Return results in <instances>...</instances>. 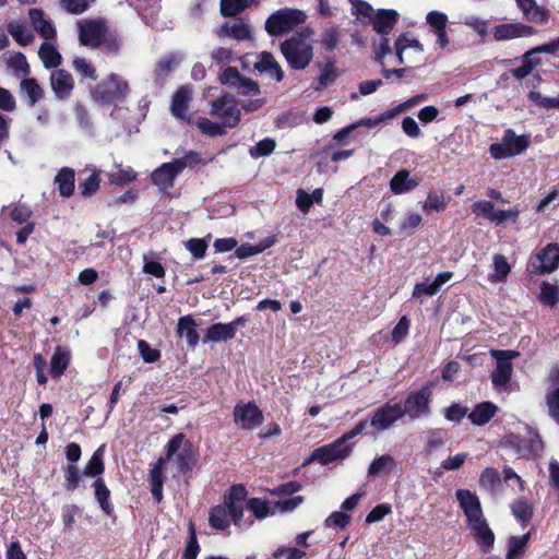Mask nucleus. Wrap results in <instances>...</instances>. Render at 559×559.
<instances>
[{
  "instance_id": "f257e3e1",
  "label": "nucleus",
  "mask_w": 559,
  "mask_h": 559,
  "mask_svg": "<svg viewBox=\"0 0 559 559\" xmlns=\"http://www.w3.org/2000/svg\"><path fill=\"white\" fill-rule=\"evenodd\" d=\"M130 92L127 81L118 74L111 73L90 90L91 98L103 106H110L123 102Z\"/></svg>"
},
{
  "instance_id": "f03ea898",
  "label": "nucleus",
  "mask_w": 559,
  "mask_h": 559,
  "mask_svg": "<svg viewBox=\"0 0 559 559\" xmlns=\"http://www.w3.org/2000/svg\"><path fill=\"white\" fill-rule=\"evenodd\" d=\"M185 439V435L182 432H179L175 436H173L166 445V456L159 457L154 463L152 468L148 473V485L150 490L153 496V499L159 503L163 500V487L165 481V465L167 461H170L175 453L179 450L180 445L182 444V441Z\"/></svg>"
},
{
  "instance_id": "7ed1b4c3",
  "label": "nucleus",
  "mask_w": 559,
  "mask_h": 559,
  "mask_svg": "<svg viewBox=\"0 0 559 559\" xmlns=\"http://www.w3.org/2000/svg\"><path fill=\"white\" fill-rule=\"evenodd\" d=\"M432 383L423 385L419 390L407 394L403 405L400 404L402 417L408 416L411 420H417L431 414Z\"/></svg>"
},
{
  "instance_id": "20e7f679",
  "label": "nucleus",
  "mask_w": 559,
  "mask_h": 559,
  "mask_svg": "<svg viewBox=\"0 0 559 559\" xmlns=\"http://www.w3.org/2000/svg\"><path fill=\"white\" fill-rule=\"evenodd\" d=\"M306 17L301 10L280 9L266 19L264 27L269 35L277 37L305 23Z\"/></svg>"
},
{
  "instance_id": "39448f33",
  "label": "nucleus",
  "mask_w": 559,
  "mask_h": 559,
  "mask_svg": "<svg viewBox=\"0 0 559 559\" xmlns=\"http://www.w3.org/2000/svg\"><path fill=\"white\" fill-rule=\"evenodd\" d=\"M491 355L496 359V367L490 374L492 386L497 392H507L513 374L512 359L519 357L520 353L497 349Z\"/></svg>"
},
{
  "instance_id": "423d86ee",
  "label": "nucleus",
  "mask_w": 559,
  "mask_h": 559,
  "mask_svg": "<svg viewBox=\"0 0 559 559\" xmlns=\"http://www.w3.org/2000/svg\"><path fill=\"white\" fill-rule=\"evenodd\" d=\"M281 51L294 70L306 69L313 58V48L302 38L293 36L281 44Z\"/></svg>"
},
{
  "instance_id": "0eeeda50",
  "label": "nucleus",
  "mask_w": 559,
  "mask_h": 559,
  "mask_svg": "<svg viewBox=\"0 0 559 559\" xmlns=\"http://www.w3.org/2000/svg\"><path fill=\"white\" fill-rule=\"evenodd\" d=\"M503 444L527 459L537 456L544 449L539 433L532 428H527L525 435L509 433L504 437Z\"/></svg>"
},
{
  "instance_id": "6e6552de",
  "label": "nucleus",
  "mask_w": 559,
  "mask_h": 559,
  "mask_svg": "<svg viewBox=\"0 0 559 559\" xmlns=\"http://www.w3.org/2000/svg\"><path fill=\"white\" fill-rule=\"evenodd\" d=\"M530 145L525 135H516L512 129H507L501 143H492L489 146L490 156L495 159H504L523 153Z\"/></svg>"
},
{
  "instance_id": "1a4fd4ad",
  "label": "nucleus",
  "mask_w": 559,
  "mask_h": 559,
  "mask_svg": "<svg viewBox=\"0 0 559 559\" xmlns=\"http://www.w3.org/2000/svg\"><path fill=\"white\" fill-rule=\"evenodd\" d=\"M354 450V443H346L344 438L340 437L330 444L317 448L311 453L306 463L316 461L321 465H329L338 460L348 457Z\"/></svg>"
},
{
  "instance_id": "9d476101",
  "label": "nucleus",
  "mask_w": 559,
  "mask_h": 559,
  "mask_svg": "<svg viewBox=\"0 0 559 559\" xmlns=\"http://www.w3.org/2000/svg\"><path fill=\"white\" fill-rule=\"evenodd\" d=\"M79 41L82 46L92 49L100 48L102 38L106 35L108 29L107 23L104 19H84L78 21Z\"/></svg>"
},
{
  "instance_id": "9b49d317",
  "label": "nucleus",
  "mask_w": 559,
  "mask_h": 559,
  "mask_svg": "<svg viewBox=\"0 0 559 559\" xmlns=\"http://www.w3.org/2000/svg\"><path fill=\"white\" fill-rule=\"evenodd\" d=\"M233 417L235 425L243 430H253L264 421L263 412L254 401L237 403L234 407Z\"/></svg>"
},
{
  "instance_id": "f8f14e48",
  "label": "nucleus",
  "mask_w": 559,
  "mask_h": 559,
  "mask_svg": "<svg viewBox=\"0 0 559 559\" xmlns=\"http://www.w3.org/2000/svg\"><path fill=\"white\" fill-rule=\"evenodd\" d=\"M210 114L222 119L223 123L230 129L236 128L241 118L235 97L228 93L212 102Z\"/></svg>"
},
{
  "instance_id": "ddd939ff",
  "label": "nucleus",
  "mask_w": 559,
  "mask_h": 559,
  "mask_svg": "<svg viewBox=\"0 0 559 559\" xmlns=\"http://www.w3.org/2000/svg\"><path fill=\"white\" fill-rule=\"evenodd\" d=\"M559 48V38L554 39L550 44L535 47L528 51H526L521 58V66L518 68H513L510 70L512 76L519 81L528 76L533 70L540 64V59L536 57L537 53L542 51L551 52L555 49Z\"/></svg>"
},
{
  "instance_id": "4468645a",
  "label": "nucleus",
  "mask_w": 559,
  "mask_h": 559,
  "mask_svg": "<svg viewBox=\"0 0 559 559\" xmlns=\"http://www.w3.org/2000/svg\"><path fill=\"white\" fill-rule=\"evenodd\" d=\"M559 264V243L554 242L542 249L531 262L532 272L544 274L552 272Z\"/></svg>"
},
{
  "instance_id": "2eb2a0df",
  "label": "nucleus",
  "mask_w": 559,
  "mask_h": 559,
  "mask_svg": "<svg viewBox=\"0 0 559 559\" xmlns=\"http://www.w3.org/2000/svg\"><path fill=\"white\" fill-rule=\"evenodd\" d=\"M402 418L400 403L392 404L391 402H386L374 411L370 419V425L377 431H384Z\"/></svg>"
},
{
  "instance_id": "dca6fc26",
  "label": "nucleus",
  "mask_w": 559,
  "mask_h": 559,
  "mask_svg": "<svg viewBox=\"0 0 559 559\" xmlns=\"http://www.w3.org/2000/svg\"><path fill=\"white\" fill-rule=\"evenodd\" d=\"M185 169V164L179 160L173 159L168 163H163L151 175L152 182L162 188L169 189L174 187L175 179Z\"/></svg>"
},
{
  "instance_id": "f3484780",
  "label": "nucleus",
  "mask_w": 559,
  "mask_h": 559,
  "mask_svg": "<svg viewBox=\"0 0 559 559\" xmlns=\"http://www.w3.org/2000/svg\"><path fill=\"white\" fill-rule=\"evenodd\" d=\"M455 498L466 516V522L484 516L480 500L475 492L461 488L455 491Z\"/></svg>"
},
{
  "instance_id": "a211bd4d",
  "label": "nucleus",
  "mask_w": 559,
  "mask_h": 559,
  "mask_svg": "<svg viewBox=\"0 0 559 559\" xmlns=\"http://www.w3.org/2000/svg\"><path fill=\"white\" fill-rule=\"evenodd\" d=\"M475 542L483 552H488L495 544V534L489 527L485 516L478 518L472 522H467Z\"/></svg>"
},
{
  "instance_id": "6ab92c4d",
  "label": "nucleus",
  "mask_w": 559,
  "mask_h": 559,
  "mask_svg": "<svg viewBox=\"0 0 559 559\" xmlns=\"http://www.w3.org/2000/svg\"><path fill=\"white\" fill-rule=\"evenodd\" d=\"M242 519H237L230 508L223 503L216 504L210 509L209 524L212 528L217 531H225L230 526V522L239 526Z\"/></svg>"
},
{
  "instance_id": "aec40b11",
  "label": "nucleus",
  "mask_w": 559,
  "mask_h": 559,
  "mask_svg": "<svg viewBox=\"0 0 559 559\" xmlns=\"http://www.w3.org/2000/svg\"><path fill=\"white\" fill-rule=\"evenodd\" d=\"M50 86L60 100L68 99L74 88V79L72 74L64 69H55L50 73Z\"/></svg>"
},
{
  "instance_id": "412c9836",
  "label": "nucleus",
  "mask_w": 559,
  "mask_h": 559,
  "mask_svg": "<svg viewBox=\"0 0 559 559\" xmlns=\"http://www.w3.org/2000/svg\"><path fill=\"white\" fill-rule=\"evenodd\" d=\"M400 14L393 9H378L370 22L379 35H389L397 24Z\"/></svg>"
},
{
  "instance_id": "4be33fe9",
  "label": "nucleus",
  "mask_w": 559,
  "mask_h": 559,
  "mask_svg": "<svg viewBox=\"0 0 559 559\" xmlns=\"http://www.w3.org/2000/svg\"><path fill=\"white\" fill-rule=\"evenodd\" d=\"M534 34L535 29L523 23H504L497 25L493 29V38L498 41L530 37Z\"/></svg>"
},
{
  "instance_id": "5701e85b",
  "label": "nucleus",
  "mask_w": 559,
  "mask_h": 559,
  "mask_svg": "<svg viewBox=\"0 0 559 559\" xmlns=\"http://www.w3.org/2000/svg\"><path fill=\"white\" fill-rule=\"evenodd\" d=\"M28 17L34 29L45 39L51 40L57 36L56 27L52 22L45 16L41 9H29Z\"/></svg>"
},
{
  "instance_id": "b1692460",
  "label": "nucleus",
  "mask_w": 559,
  "mask_h": 559,
  "mask_svg": "<svg viewBox=\"0 0 559 559\" xmlns=\"http://www.w3.org/2000/svg\"><path fill=\"white\" fill-rule=\"evenodd\" d=\"M192 98V91L188 86H180L171 98L170 110L174 117L187 120L189 103Z\"/></svg>"
},
{
  "instance_id": "393cba45",
  "label": "nucleus",
  "mask_w": 559,
  "mask_h": 559,
  "mask_svg": "<svg viewBox=\"0 0 559 559\" xmlns=\"http://www.w3.org/2000/svg\"><path fill=\"white\" fill-rule=\"evenodd\" d=\"M420 179L411 177V171L407 169H400L390 180V190L394 194H404L412 191L419 186Z\"/></svg>"
},
{
  "instance_id": "a878e982",
  "label": "nucleus",
  "mask_w": 559,
  "mask_h": 559,
  "mask_svg": "<svg viewBox=\"0 0 559 559\" xmlns=\"http://www.w3.org/2000/svg\"><path fill=\"white\" fill-rule=\"evenodd\" d=\"M175 455L178 471L182 475L190 474L197 463V456L193 451L192 443L185 438Z\"/></svg>"
},
{
  "instance_id": "bb28decb",
  "label": "nucleus",
  "mask_w": 559,
  "mask_h": 559,
  "mask_svg": "<svg viewBox=\"0 0 559 559\" xmlns=\"http://www.w3.org/2000/svg\"><path fill=\"white\" fill-rule=\"evenodd\" d=\"M92 487L94 489L95 500L97 501L103 513L106 514L107 516H114L115 508L114 504L110 502L111 492L107 487L104 478H96L93 481Z\"/></svg>"
},
{
  "instance_id": "cd10ccee",
  "label": "nucleus",
  "mask_w": 559,
  "mask_h": 559,
  "mask_svg": "<svg viewBox=\"0 0 559 559\" xmlns=\"http://www.w3.org/2000/svg\"><path fill=\"white\" fill-rule=\"evenodd\" d=\"M217 35L219 37H229L238 41L250 40L252 38V32L248 24L239 20L238 22L229 23L225 22Z\"/></svg>"
},
{
  "instance_id": "c85d7f7f",
  "label": "nucleus",
  "mask_w": 559,
  "mask_h": 559,
  "mask_svg": "<svg viewBox=\"0 0 559 559\" xmlns=\"http://www.w3.org/2000/svg\"><path fill=\"white\" fill-rule=\"evenodd\" d=\"M515 1L527 21L537 24H544L548 21V11L544 7L538 5L535 0Z\"/></svg>"
},
{
  "instance_id": "c756f323",
  "label": "nucleus",
  "mask_w": 559,
  "mask_h": 559,
  "mask_svg": "<svg viewBox=\"0 0 559 559\" xmlns=\"http://www.w3.org/2000/svg\"><path fill=\"white\" fill-rule=\"evenodd\" d=\"M246 497L247 490L241 484L233 485L228 492L224 495V503L230 508L237 519H242L243 516L242 501Z\"/></svg>"
},
{
  "instance_id": "7c9ffc66",
  "label": "nucleus",
  "mask_w": 559,
  "mask_h": 559,
  "mask_svg": "<svg viewBox=\"0 0 559 559\" xmlns=\"http://www.w3.org/2000/svg\"><path fill=\"white\" fill-rule=\"evenodd\" d=\"M254 68L260 73H269L277 82H281L284 79V72L281 66L269 51H263L259 55V60L255 62Z\"/></svg>"
},
{
  "instance_id": "2f4dec72",
  "label": "nucleus",
  "mask_w": 559,
  "mask_h": 559,
  "mask_svg": "<svg viewBox=\"0 0 559 559\" xmlns=\"http://www.w3.org/2000/svg\"><path fill=\"white\" fill-rule=\"evenodd\" d=\"M177 334L179 337L187 338L189 347L194 348L198 345L200 336L197 331V322L192 316L187 314L178 319Z\"/></svg>"
},
{
  "instance_id": "473e14b6",
  "label": "nucleus",
  "mask_w": 559,
  "mask_h": 559,
  "mask_svg": "<svg viewBox=\"0 0 559 559\" xmlns=\"http://www.w3.org/2000/svg\"><path fill=\"white\" fill-rule=\"evenodd\" d=\"M551 389L546 395L549 414L559 421V367H552L549 373Z\"/></svg>"
},
{
  "instance_id": "72a5a7b5",
  "label": "nucleus",
  "mask_w": 559,
  "mask_h": 559,
  "mask_svg": "<svg viewBox=\"0 0 559 559\" xmlns=\"http://www.w3.org/2000/svg\"><path fill=\"white\" fill-rule=\"evenodd\" d=\"M498 407L491 402H481L474 406L468 414V419L475 426L488 424L497 414Z\"/></svg>"
},
{
  "instance_id": "f704fd0d",
  "label": "nucleus",
  "mask_w": 559,
  "mask_h": 559,
  "mask_svg": "<svg viewBox=\"0 0 559 559\" xmlns=\"http://www.w3.org/2000/svg\"><path fill=\"white\" fill-rule=\"evenodd\" d=\"M479 487L489 492L491 496H497L502 484V478L499 471L495 467H486L479 475Z\"/></svg>"
},
{
  "instance_id": "c9c22d12",
  "label": "nucleus",
  "mask_w": 559,
  "mask_h": 559,
  "mask_svg": "<svg viewBox=\"0 0 559 559\" xmlns=\"http://www.w3.org/2000/svg\"><path fill=\"white\" fill-rule=\"evenodd\" d=\"M70 350L62 346H57L50 359V374L53 379L60 378L70 364Z\"/></svg>"
},
{
  "instance_id": "e433bc0d",
  "label": "nucleus",
  "mask_w": 559,
  "mask_h": 559,
  "mask_svg": "<svg viewBox=\"0 0 559 559\" xmlns=\"http://www.w3.org/2000/svg\"><path fill=\"white\" fill-rule=\"evenodd\" d=\"M55 182L61 197H72L75 188L74 170L69 167L61 168L55 178Z\"/></svg>"
},
{
  "instance_id": "4c0bfd02",
  "label": "nucleus",
  "mask_w": 559,
  "mask_h": 559,
  "mask_svg": "<svg viewBox=\"0 0 559 559\" xmlns=\"http://www.w3.org/2000/svg\"><path fill=\"white\" fill-rule=\"evenodd\" d=\"M510 509L513 516L521 523V525L526 527L534 514L533 504L526 498L521 497L510 504Z\"/></svg>"
},
{
  "instance_id": "58836bf2",
  "label": "nucleus",
  "mask_w": 559,
  "mask_h": 559,
  "mask_svg": "<svg viewBox=\"0 0 559 559\" xmlns=\"http://www.w3.org/2000/svg\"><path fill=\"white\" fill-rule=\"evenodd\" d=\"M105 444H102L94 451L91 459L83 468L82 475L85 477L98 478L105 472L104 463Z\"/></svg>"
},
{
  "instance_id": "ea45409f",
  "label": "nucleus",
  "mask_w": 559,
  "mask_h": 559,
  "mask_svg": "<svg viewBox=\"0 0 559 559\" xmlns=\"http://www.w3.org/2000/svg\"><path fill=\"white\" fill-rule=\"evenodd\" d=\"M38 57L46 69H57L62 63V56L55 45L45 40L39 49Z\"/></svg>"
},
{
  "instance_id": "a19ab883",
  "label": "nucleus",
  "mask_w": 559,
  "mask_h": 559,
  "mask_svg": "<svg viewBox=\"0 0 559 559\" xmlns=\"http://www.w3.org/2000/svg\"><path fill=\"white\" fill-rule=\"evenodd\" d=\"M235 336L233 325L228 323H214L206 329L204 342L229 341Z\"/></svg>"
},
{
  "instance_id": "79ce46f5",
  "label": "nucleus",
  "mask_w": 559,
  "mask_h": 559,
  "mask_svg": "<svg viewBox=\"0 0 559 559\" xmlns=\"http://www.w3.org/2000/svg\"><path fill=\"white\" fill-rule=\"evenodd\" d=\"M20 92L26 95L29 106H34L44 97V90L35 78L22 79Z\"/></svg>"
},
{
  "instance_id": "37998d69",
  "label": "nucleus",
  "mask_w": 559,
  "mask_h": 559,
  "mask_svg": "<svg viewBox=\"0 0 559 559\" xmlns=\"http://www.w3.org/2000/svg\"><path fill=\"white\" fill-rule=\"evenodd\" d=\"M531 539V533H526L522 536H511L508 539L507 559H521L524 554L526 546Z\"/></svg>"
},
{
  "instance_id": "c03bdc74",
  "label": "nucleus",
  "mask_w": 559,
  "mask_h": 559,
  "mask_svg": "<svg viewBox=\"0 0 559 559\" xmlns=\"http://www.w3.org/2000/svg\"><path fill=\"white\" fill-rule=\"evenodd\" d=\"M8 32L13 39L21 46H28L33 43L35 36L31 29L21 22H10L8 24Z\"/></svg>"
},
{
  "instance_id": "a18cd8bd",
  "label": "nucleus",
  "mask_w": 559,
  "mask_h": 559,
  "mask_svg": "<svg viewBox=\"0 0 559 559\" xmlns=\"http://www.w3.org/2000/svg\"><path fill=\"white\" fill-rule=\"evenodd\" d=\"M257 2L258 0H221V14L234 17Z\"/></svg>"
},
{
  "instance_id": "49530a36",
  "label": "nucleus",
  "mask_w": 559,
  "mask_h": 559,
  "mask_svg": "<svg viewBox=\"0 0 559 559\" xmlns=\"http://www.w3.org/2000/svg\"><path fill=\"white\" fill-rule=\"evenodd\" d=\"M396 466L395 460L390 454H383L376 457L368 467V476H378L380 474H389Z\"/></svg>"
},
{
  "instance_id": "de8ad7c7",
  "label": "nucleus",
  "mask_w": 559,
  "mask_h": 559,
  "mask_svg": "<svg viewBox=\"0 0 559 559\" xmlns=\"http://www.w3.org/2000/svg\"><path fill=\"white\" fill-rule=\"evenodd\" d=\"M493 274L490 275L492 283H502L507 280L511 272V266L503 254L497 253L493 255Z\"/></svg>"
},
{
  "instance_id": "09e8293b",
  "label": "nucleus",
  "mask_w": 559,
  "mask_h": 559,
  "mask_svg": "<svg viewBox=\"0 0 559 559\" xmlns=\"http://www.w3.org/2000/svg\"><path fill=\"white\" fill-rule=\"evenodd\" d=\"M448 206L443 191L431 190L428 192L427 200L423 204V210L426 213L431 211L443 212Z\"/></svg>"
},
{
  "instance_id": "8fccbe9b",
  "label": "nucleus",
  "mask_w": 559,
  "mask_h": 559,
  "mask_svg": "<svg viewBox=\"0 0 559 559\" xmlns=\"http://www.w3.org/2000/svg\"><path fill=\"white\" fill-rule=\"evenodd\" d=\"M72 68L82 79L95 82L98 78L96 68L84 57H74L72 60Z\"/></svg>"
},
{
  "instance_id": "3c124183",
  "label": "nucleus",
  "mask_w": 559,
  "mask_h": 559,
  "mask_svg": "<svg viewBox=\"0 0 559 559\" xmlns=\"http://www.w3.org/2000/svg\"><path fill=\"white\" fill-rule=\"evenodd\" d=\"M371 48L374 62L383 67L385 56L390 55L393 50L388 35H381L378 41L373 40L371 44Z\"/></svg>"
},
{
  "instance_id": "603ef678",
  "label": "nucleus",
  "mask_w": 559,
  "mask_h": 559,
  "mask_svg": "<svg viewBox=\"0 0 559 559\" xmlns=\"http://www.w3.org/2000/svg\"><path fill=\"white\" fill-rule=\"evenodd\" d=\"M201 548L197 537L195 525L192 521L188 525V540L182 555V559H197Z\"/></svg>"
},
{
  "instance_id": "864d4df0",
  "label": "nucleus",
  "mask_w": 559,
  "mask_h": 559,
  "mask_svg": "<svg viewBox=\"0 0 559 559\" xmlns=\"http://www.w3.org/2000/svg\"><path fill=\"white\" fill-rule=\"evenodd\" d=\"M7 64L11 68L16 76L27 78L31 73V67L26 57L22 52H15L7 60Z\"/></svg>"
},
{
  "instance_id": "5fc2aeb1",
  "label": "nucleus",
  "mask_w": 559,
  "mask_h": 559,
  "mask_svg": "<svg viewBox=\"0 0 559 559\" xmlns=\"http://www.w3.org/2000/svg\"><path fill=\"white\" fill-rule=\"evenodd\" d=\"M341 39V31L337 26H331L325 28L320 37V44L322 48L328 51L332 52L337 48V45Z\"/></svg>"
},
{
  "instance_id": "6e6d98bb",
  "label": "nucleus",
  "mask_w": 559,
  "mask_h": 559,
  "mask_svg": "<svg viewBox=\"0 0 559 559\" xmlns=\"http://www.w3.org/2000/svg\"><path fill=\"white\" fill-rule=\"evenodd\" d=\"M336 78H337V71L334 67V62H328L325 64L324 69L322 70V72L320 73V75L317 78V80L313 84V88L316 91H323L329 85L334 83Z\"/></svg>"
},
{
  "instance_id": "4d7b16f0",
  "label": "nucleus",
  "mask_w": 559,
  "mask_h": 559,
  "mask_svg": "<svg viewBox=\"0 0 559 559\" xmlns=\"http://www.w3.org/2000/svg\"><path fill=\"white\" fill-rule=\"evenodd\" d=\"M197 127L202 133L210 136H221L227 133V127L224 123L214 122L205 117H201L197 120Z\"/></svg>"
},
{
  "instance_id": "13d9d810",
  "label": "nucleus",
  "mask_w": 559,
  "mask_h": 559,
  "mask_svg": "<svg viewBox=\"0 0 559 559\" xmlns=\"http://www.w3.org/2000/svg\"><path fill=\"white\" fill-rule=\"evenodd\" d=\"M276 147V142L272 138L260 140L254 146L249 147V155L257 159L271 155Z\"/></svg>"
},
{
  "instance_id": "bf43d9fd",
  "label": "nucleus",
  "mask_w": 559,
  "mask_h": 559,
  "mask_svg": "<svg viewBox=\"0 0 559 559\" xmlns=\"http://www.w3.org/2000/svg\"><path fill=\"white\" fill-rule=\"evenodd\" d=\"M100 185V176L98 171L94 170L87 178L79 183L80 194L84 198L94 195Z\"/></svg>"
},
{
  "instance_id": "052dcab7",
  "label": "nucleus",
  "mask_w": 559,
  "mask_h": 559,
  "mask_svg": "<svg viewBox=\"0 0 559 559\" xmlns=\"http://www.w3.org/2000/svg\"><path fill=\"white\" fill-rule=\"evenodd\" d=\"M64 475V489L68 492H73L80 486L81 473L76 465L69 464L63 467Z\"/></svg>"
},
{
  "instance_id": "680f3d73",
  "label": "nucleus",
  "mask_w": 559,
  "mask_h": 559,
  "mask_svg": "<svg viewBox=\"0 0 559 559\" xmlns=\"http://www.w3.org/2000/svg\"><path fill=\"white\" fill-rule=\"evenodd\" d=\"M559 300V289L557 286L543 282L540 286L539 301L546 306L555 307Z\"/></svg>"
},
{
  "instance_id": "e2e57ef3",
  "label": "nucleus",
  "mask_w": 559,
  "mask_h": 559,
  "mask_svg": "<svg viewBox=\"0 0 559 559\" xmlns=\"http://www.w3.org/2000/svg\"><path fill=\"white\" fill-rule=\"evenodd\" d=\"M394 44L400 47V51L407 49H414L418 52L424 51V45L417 38L413 37L411 32L401 33Z\"/></svg>"
},
{
  "instance_id": "0e129e2a",
  "label": "nucleus",
  "mask_w": 559,
  "mask_h": 559,
  "mask_svg": "<svg viewBox=\"0 0 559 559\" xmlns=\"http://www.w3.org/2000/svg\"><path fill=\"white\" fill-rule=\"evenodd\" d=\"M60 8L69 14L84 13L91 5L90 0H59Z\"/></svg>"
},
{
  "instance_id": "69168bd1",
  "label": "nucleus",
  "mask_w": 559,
  "mask_h": 559,
  "mask_svg": "<svg viewBox=\"0 0 559 559\" xmlns=\"http://www.w3.org/2000/svg\"><path fill=\"white\" fill-rule=\"evenodd\" d=\"M135 179L136 174L130 167L109 174L110 183L119 187L126 186Z\"/></svg>"
},
{
  "instance_id": "338daca9",
  "label": "nucleus",
  "mask_w": 559,
  "mask_h": 559,
  "mask_svg": "<svg viewBox=\"0 0 559 559\" xmlns=\"http://www.w3.org/2000/svg\"><path fill=\"white\" fill-rule=\"evenodd\" d=\"M247 508L259 520H262L270 514V506L267 500H263L260 498H251L247 502Z\"/></svg>"
},
{
  "instance_id": "774afa93",
  "label": "nucleus",
  "mask_w": 559,
  "mask_h": 559,
  "mask_svg": "<svg viewBox=\"0 0 559 559\" xmlns=\"http://www.w3.org/2000/svg\"><path fill=\"white\" fill-rule=\"evenodd\" d=\"M207 247V242L204 238H191L186 242V249L195 260H200L205 257Z\"/></svg>"
}]
</instances>
